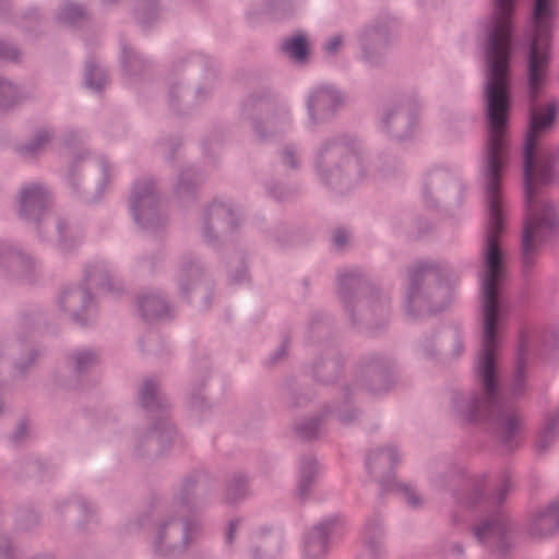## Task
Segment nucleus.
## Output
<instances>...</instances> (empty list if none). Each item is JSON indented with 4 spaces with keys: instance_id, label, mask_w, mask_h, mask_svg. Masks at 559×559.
Here are the masks:
<instances>
[{
    "instance_id": "69168bd1",
    "label": "nucleus",
    "mask_w": 559,
    "mask_h": 559,
    "mask_svg": "<svg viewBox=\"0 0 559 559\" xmlns=\"http://www.w3.org/2000/svg\"><path fill=\"white\" fill-rule=\"evenodd\" d=\"M269 230L271 239H273L280 247H285L289 242V229L285 223L280 222Z\"/></svg>"
},
{
    "instance_id": "20e7f679",
    "label": "nucleus",
    "mask_w": 559,
    "mask_h": 559,
    "mask_svg": "<svg viewBox=\"0 0 559 559\" xmlns=\"http://www.w3.org/2000/svg\"><path fill=\"white\" fill-rule=\"evenodd\" d=\"M337 293L353 326L360 331L385 328L390 313V297L365 269L354 266L340 271Z\"/></svg>"
},
{
    "instance_id": "603ef678",
    "label": "nucleus",
    "mask_w": 559,
    "mask_h": 559,
    "mask_svg": "<svg viewBox=\"0 0 559 559\" xmlns=\"http://www.w3.org/2000/svg\"><path fill=\"white\" fill-rule=\"evenodd\" d=\"M266 195L277 202H285L294 199L298 194L296 185L283 183L277 180H271L265 183Z\"/></svg>"
},
{
    "instance_id": "4468645a",
    "label": "nucleus",
    "mask_w": 559,
    "mask_h": 559,
    "mask_svg": "<svg viewBox=\"0 0 559 559\" xmlns=\"http://www.w3.org/2000/svg\"><path fill=\"white\" fill-rule=\"evenodd\" d=\"M465 185L461 180L460 169L443 167L427 171L423 182V200L426 206L439 207L442 203L461 205L464 199Z\"/></svg>"
},
{
    "instance_id": "7ed1b4c3",
    "label": "nucleus",
    "mask_w": 559,
    "mask_h": 559,
    "mask_svg": "<svg viewBox=\"0 0 559 559\" xmlns=\"http://www.w3.org/2000/svg\"><path fill=\"white\" fill-rule=\"evenodd\" d=\"M312 168L318 182L340 195L372 175L358 140L349 133L322 140L313 152Z\"/></svg>"
},
{
    "instance_id": "6e6d98bb",
    "label": "nucleus",
    "mask_w": 559,
    "mask_h": 559,
    "mask_svg": "<svg viewBox=\"0 0 559 559\" xmlns=\"http://www.w3.org/2000/svg\"><path fill=\"white\" fill-rule=\"evenodd\" d=\"M40 352L35 347H28L26 352L13 364L12 376L15 379H25L29 369L35 365Z\"/></svg>"
},
{
    "instance_id": "a18cd8bd",
    "label": "nucleus",
    "mask_w": 559,
    "mask_h": 559,
    "mask_svg": "<svg viewBox=\"0 0 559 559\" xmlns=\"http://www.w3.org/2000/svg\"><path fill=\"white\" fill-rule=\"evenodd\" d=\"M439 335V329L423 333L415 344L416 354L425 360L439 361L441 356Z\"/></svg>"
},
{
    "instance_id": "aec40b11",
    "label": "nucleus",
    "mask_w": 559,
    "mask_h": 559,
    "mask_svg": "<svg viewBox=\"0 0 559 559\" xmlns=\"http://www.w3.org/2000/svg\"><path fill=\"white\" fill-rule=\"evenodd\" d=\"M342 94L332 85L313 87L307 98L309 122L318 124L332 119L343 104Z\"/></svg>"
},
{
    "instance_id": "a211bd4d",
    "label": "nucleus",
    "mask_w": 559,
    "mask_h": 559,
    "mask_svg": "<svg viewBox=\"0 0 559 559\" xmlns=\"http://www.w3.org/2000/svg\"><path fill=\"white\" fill-rule=\"evenodd\" d=\"M99 355L88 347H78L69 350L64 356L63 369L53 374V383L63 390H78L82 386L84 378L98 364Z\"/></svg>"
},
{
    "instance_id": "79ce46f5",
    "label": "nucleus",
    "mask_w": 559,
    "mask_h": 559,
    "mask_svg": "<svg viewBox=\"0 0 559 559\" xmlns=\"http://www.w3.org/2000/svg\"><path fill=\"white\" fill-rule=\"evenodd\" d=\"M559 430V409L549 413L546 416L545 423L538 432L535 441L536 454L543 456L547 454L558 438Z\"/></svg>"
},
{
    "instance_id": "774afa93",
    "label": "nucleus",
    "mask_w": 559,
    "mask_h": 559,
    "mask_svg": "<svg viewBox=\"0 0 559 559\" xmlns=\"http://www.w3.org/2000/svg\"><path fill=\"white\" fill-rule=\"evenodd\" d=\"M28 437V421L21 419L14 430L9 436V441L13 445H21Z\"/></svg>"
},
{
    "instance_id": "a878e982",
    "label": "nucleus",
    "mask_w": 559,
    "mask_h": 559,
    "mask_svg": "<svg viewBox=\"0 0 559 559\" xmlns=\"http://www.w3.org/2000/svg\"><path fill=\"white\" fill-rule=\"evenodd\" d=\"M323 415L332 417L342 426L352 427L359 424L362 411L356 404L354 391L349 384H344L341 395L322 406Z\"/></svg>"
},
{
    "instance_id": "58836bf2",
    "label": "nucleus",
    "mask_w": 559,
    "mask_h": 559,
    "mask_svg": "<svg viewBox=\"0 0 559 559\" xmlns=\"http://www.w3.org/2000/svg\"><path fill=\"white\" fill-rule=\"evenodd\" d=\"M250 476L242 471L233 472L225 481L226 503L235 506L250 495Z\"/></svg>"
},
{
    "instance_id": "09e8293b",
    "label": "nucleus",
    "mask_w": 559,
    "mask_h": 559,
    "mask_svg": "<svg viewBox=\"0 0 559 559\" xmlns=\"http://www.w3.org/2000/svg\"><path fill=\"white\" fill-rule=\"evenodd\" d=\"M326 417L321 409L317 415L305 418L294 425V432L300 440L305 442H312L320 438V427L325 421Z\"/></svg>"
},
{
    "instance_id": "423d86ee",
    "label": "nucleus",
    "mask_w": 559,
    "mask_h": 559,
    "mask_svg": "<svg viewBox=\"0 0 559 559\" xmlns=\"http://www.w3.org/2000/svg\"><path fill=\"white\" fill-rule=\"evenodd\" d=\"M174 71L187 72L197 76L192 95H188L182 82L174 81L168 85L169 110L180 117L190 115L197 107L209 102L221 82L218 60L198 51L179 57L174 66Z\"/></svg>"
},
{
    "instance_id": "13d9d810",
    "label": "nucleus",
    "mask_w": 559,
    "mask_h": 559,
    "mask_svg": "<svg viewBox=\"0 0 559 559\" xmlns=\"http://www.w3.org/2000/svg\"><path fill=\"white\" fill-rule=\"evenodd\" d=\"M39 514L33 506L26 504L16 509L14 522L17 531H29L39 523Z\"/></svg>"
},
{
    "instance_id": "b1692460",
    "label": "nucleus",
    "mask_w": 559,
    "mask_h": 559,
    "mask_svg": "<svg viewBox=\"0 0 559 559\" xmlns=\"http://www.w3.org/2000/svg\"><path fill=\"white\" fill-rule=\"evenodd\" d=\"M136 402L152 419L169 417L171 402L164 393L160 381L155 377L146 378L138 388Z\"/></svg>"
},
{
    "instance_id": "338daca9",
    "label": "nucleus",
    "mask_w": 559,
    "mask_h": 559,
    "mask_svg": "<svg viewBox=\"0 0 559 559\" xmlns=\"http://www.w3.org/2000/svg\"><path fill=\"white\" fill-rule=\"evenodd\" d=\"M44 319V313L38 307H29L21 314V322L25 328H35Z\"/></svg>"
},
{
    "instance_id": "f3484780",
    "label": "nucleus",
    "mask_w": 559,
    "mask_h": 559,
    "mask_svg": "<svg viewBox=\"0 0 559 559\" xmlns=\"http://www.w3.org/2000/svg\"><path fill=\"white\" fill-rule=\"evenodd\" d=\"M210 489V475L204 469L187 472L173 488L171 510L194 513L205 504Z\"/></svg>"
},
{
    "instance_id": "c03bdc74",
    "label": "nucleus",
    "mask_w": 559,
    "mask_h": 559,
    "mask_svg": "<svg viewBox=\"0 0 559 559\" xmlns=\"http://www.w3.org/2000/svg\"><path fill=\"white\" fill-rule=\"evenodd\" d=\"M528 347V336L522 333L516 353L514 379L511 386L513 396L522 394L525 386Z\"/></svg>"
},
{
    "instance_id": "ea45409f",
    "label": "nucleus",
    "mask_w": 559,
    "mask_h": 559,
    "mask_svg": "<svg viewBox=\"0 0 559 559\" xmlns=\"http://www.w3.org/2000/svg\"><path fill=\"white\" fill-rule=\"evenodd\" d=\"M108 72L94 56H88L85 60L83 72L84 87L93 93H102L108 84Z\"/></svg>"
},
{
    "instance_id": "f704fd0d",
    "label": "nucleus",
    "mask_w": 559,
    "mask_h": 559,
    "mask_svg": "<svg viewBox=\"0 0 559 559\" xmlns=\"http://www.w3.org/2000/svg\"><path fill=\"white\" fill-rule=\"evenodd\" d=\"M294 8L292 0H264L247 12V20L251 25L262 21H280L289 17Z\"/></svg>"
},
{
    "instance_id": "6e6552de",
    "label": "nucleus",
    "mask_w": 559,
    "mask_h": 559,
    "mask_svg": "<svg viewBox=\"0 0 559 559\" xmlns=\"http://www.w3.org/2000/svg\"><path fill=\"white\" fill-rule=\"evenodd\" d=\"M239 117L251 126L259 140L266 141L289 123L290 108L271 87L261 86L242 100Z\"/></svg>"
},
{
    "instance_id": "864d4df0",
    "label": "nucleus",
    "mask_w": 559,
    "mask_h": 559,
    "mask_svg": "<svg viewBox=\"0 0 559 559\" xmlns=\"http://www.w3.org/2000/svg\"><path fill=\"white\" fill-rule=\"evenodd\" d=\"M22 469L27 478L36 481H41L52 475L48 462L39 457L25 460L22 463Z\"/></svg>"
},
{
    "instance_id": "4be33fe9",
    "label": "nucleus",
    "mask_w": 559,
    "mask_h": 559,
    "mask_svg": "<svg viewBox=\"0 0 559 559\" xmlns=\"http://www.w3.org/2000/svg\"><path fill=\"white\" fill-rule=\"evenodd\" d=\"M55 509L61 516L73 512L78 513L74 526L80 533H91L99 525L96 503L82 495H70L66 499L58 501Z\"/></svg>"
},
{
    "instance_id": "4c0bfd02",
    "label": "nucleus",
    "mask_w": 559,
    "mask_h": 559,
    "mask_svg": "<svg viewBox=\"0 0 559 559\" xmlns=\"http://www.w3.org/2000/svg\"><path fill=\"white\" fill-rule=\"evenodd\" d=\"M380 490L378 497L381 500L388 492H396L405 499L411 508H418L421 504V498L416 490L408 484L399 483L393 473H388L379 480Z\"/></svg>"
},
{
    "instance_id": "49530a36",
    "label": "nucleus",
    "mask_w": 559,
    "mask_h": 559,
    "mask_svg": "<svg viewBox=\"0 0 559 559\" xmlns=\"http://www.w3.org/2000/svg\"><path fill=\"white\" fill-rule=\"evenodd\" d=\"M159 0H135L133 15L136 23L145 31L159 19Z\"/></svg>"
},
{
    "instance_id": "393cba45",
    "label": "nucleus",
    "mask_w": 559,
    "mask_h": 559,
    "mask_svg": "<svg viewBox=\"0 0 559 559\" xmlns=\"http://www.w3.org/2000/svg\"><path fill=\"white\" fill-rule=\"evenodd\" d=\"M341 523L337 514L329 515L304 535V556L306 559H321L328 554L330 538Z\"/></svg>"
},
{
    "instance_id": "2f4dec72",
    "label": "nucleus",
    "mask_w": 559,
    "mask_h": 559,
    "mask_svg": "<svg viewBox=\"0 0 559 559\" xmlns=\"http://www.w3.org/2000/svg\"><path fill=\"white\" fill-rule=\"evenodd\" d=\"M402 454L396 445L390 444L371 451L366 456L365 465L370 475H379L377 483L388 473H394V468L401 462Z\"/></svg>"
},
{
    "instance_id": "a19ab883",
    "label": "nucleus",
    "mask_w": 559,
    "mask_h": 559,
    "mask_svg": "<svg viewBox=\"0 0 559 559\" xmlns=\"http://www.w3.org/2000/svg\"><path fill=\"white\" fill-rule=\"evenodd\" d=\"M198 369L199 374L197 379L193 380L187 393V401L190 408L202 412L207 407L204 389L206 385V381L210 378L211 370L207 361H202Z\"/></svg>"
},
{
    "instance_id": "39448f33",
    "label": "nucleus",
    "mask_w": 559,
    "mask_h": 559,
    "mask_svg": "<svg viewBox=\"0 0 559 559\" xmlns=\"http://www.w3.org/2000/svg\"><path fill=\"white\" fill-rule=\"evenodd\" d=\"M406 316L415 321L443 311L451 301L459 275L445 260H420L407 269Z\"/></svg>"
},
{
    "instance_id": "8fccbe9b",
    "label": "nucleus",
    "mask_w": 559,
    "mask_h": 559,
    "mask_svg": "<svg viewBox=\"0 0 559 559\" xmlns=\"http://www.w3.org/2000/svg\"><path fill=\"white\" fill-rule=\"evenodd\" d=\"M23 92L11 81L0 78V111L7 112L24 99Z\"/></svg>"
},
{
    "instance_id": "37998d69",
    "label": "nucleus",
    "mask_w": 559,
    "mask_h": 559,
    "mask_svg": "<svg viewBox=\"0 0 559 559\" xmlns=\"http://www.w3.org/2000/svg\"><path fill=\"white\" fill-rule=\"evenodd\" d=\"M283 394L292 408H300L308 405L316 397V392L309 385L301 384L296 378H287L283 384Z\"/></svg>"
},
{
    "instance_id": "412c9836",
    "label": "nucleus",
    "mask_w": 559,
    "mask_h": 559,
    "mask_svg": "<svg viewBox=\"0 0 559 559\" xmlns=\"http://www.w3.org/2000/svg\"><path fill=\"white\" fill-rule=\"evenodd\" d=\"M0 270L13 278L33 282L37 261L12 242L0 240Z\"/></svg>"
},
{
    "instance_id": "ddd939ff",
    "label": "nucleus",
    "mask_w": 559,
    "mask_h": 559,
    "mask_svg": "<svg viewBox=\"0 0 559 559\" xmlns=\"http://www.w3.org/2000/svg\"><path fill=\"white\" fill-rule=\"evenodd\" d=\"M419 99L412 94L397 96L383 106L380 131L397 143L411 142L418 126Z\"/></svg>"
},
{
    "instance_id": "473e14b6",
    "label": "nucleus",
    "mask_w": 559,
    "mask_h": 559,
    "mask_svg": "<svg viewBox=\"0 0 559 559\" xmlns=\"http://www.w3.org/2000/svg\"><path fill=\"white\" fill-rule=\"evenodd\" d=\"M204 179V174L194 166L180 169L177 182L174 185V194L181 206L186 207L195 202L198 188Z\"/></svg>"
},
{
    "instance_id": "cd10ccee",
    "label": "nucleus",
    "mask_w": 559,
    "mask_h": 559,
    "mask_svg": "<svg viewBox=\"0 0 559 559\" xmlns=\"http://www.w3.org/2000/svg\"><path fill=\"white\" fill-rule=\"evenodd\" d=\"M206 277V267L200 257L193 252H186L179 258L177 284L181 298L190 301V294Z\"/></svg>"
},
{
    "instance_id": "dca6fc26",
    "label": "nucleus",
    "mask_w": 559,
    "mask_h": 559,
    "mask_svg": "<svg viewBox=\"0 0 559 559\" xmlns=\"http://www.w3.org/2000/svg\"><path fill=\"white\" fill-rule=\"evenodd\" d=\"M160 199L151 178L133 182L130 194V212L134 223L142 229L151 231L162 227L165 218L159 211Z\"/></svg>"
},
{
    "instance_id": "c85d7f7f",
    "label": "nucleus",
    "mask_w": 559,
    "mask_h": 559,
    "mask_svg": "<svg viewBox=\"0 0 559 559\" xmlns=\"http://www.w3.org/2000/svg\"><path fill=\"white\" fill-rule=\"evenodd\" d=\"M364 550L358 559H384L385 550V530L382 520L377 511L367 518L362 530Z\"/></svg>"
},
{
    "instance_id": "4d7b16f0",
    "label": "nucleus",
    "mask_w": 559,
    "mask_h": 559,
    "mask_svg": "<svg viewBox=\"0 0 559 559\" xmlns=\"http://www.w3.org/2000/svg\"><path fill=\"white\" fill-rule=\"evenodd\" d=\"M85 15L86 12L83 5L68 1L60 8L57 20L62 24L72 26L83 20Z\"/></svg>"
},
{
    "instance_id": "9b49d317",
    "label": "nucleus",
    "mask_w": 559,
    "mask_h": 559,
    "mask_svg": "<svg viewBox=\"0 0 559 559\" xmlns=\"http://www.w3.org/2000/svg\"><path fill=\"white\" fill-rule=\"evenodd\" d=\"M352 380L371 395L386 394L397 384V362L383 352L361 354L352 368Z\"/></svg>"
},
{
    "instance_id": "f8f14e48",
    "label": "nucleus",
    "mask_w": 559,
    "mask_h": 559,
    "mask_svg": "<svg viewBox=\"0 0 559 559\" xmlns=\"http://www.w3.org/2000/svg\"><path fill=\"white\" fill-rule=\"evenodd\" d=\"M399 23L389 15L377 16L357 32L360 60L370 69H381L397 37Z\"/></svg>"
},
{
    "instance_id": "0e129e2a",
    "label": "nucleus",
    "mask_w": 559,
    "mask_h": 559,
    "mask_svg": "<svg viewBox=\"0 0 559 559\" xmlns=\"http://www.w3.org/2000/svg\"><path fill=\"white\" fill-rule=\"evenodd\" d=\"M181 143L179 135H170L158 142L159 147L164 151L166 160L173 163L176 159V152L181 146Z\"/></svg>"
},
{
    "instance_id": "bf43d9fd",
    "label": "nucleus",
    "mask_w": 559,
    "mask_h": 559,
    "mask_svg": "<svg viewBox=\"0 0 559 559\" xmlns=\"http://www.w3.org/2000/svg\"><path fill=\"white\" fill-rule=\"evenodd\" d=\"M43 22V14L36 7L24 10L16 23L28 34L37 35L38 27Z\"/></svg>"
},
{
    "instance_id": "c9c22d12",
    "label": "nucleus",
    "mask_w": 559,
    "mask_h": 559,
    "mask_svg": "<svg viewBox=\"0 0 559 559\" xmlns=\"http://www.w3.org/2000/svg\"><path fill=\"white\" fill-rule=\"evenodd\" d=\"M120 66L122 72L131 80H141L151 69L152 63L126 40H120Z\"/></svg>"
},
{
    "instance_id": "bb28decb",
    "label": "nucleus",
    "mask_w": 559,
    "mask_h": 559,
    "mask_svg": "<svg viewBox=\"0 0 559 559\" xmlns=\"http://www.w3.org/2000/svg\"><path fill=\"white\" fill-rule=\"evenodd\" d=\"M344 366V356L335 349H328L316 356L313 360L306 366V370L317 383L330 385L334 384L340 379Z\"/></svg>"
},
{
    "instance_id": "7c9ffc66",
    "label": "nucleus",
    "mask_w": 559,
    "mask_h": 559,
    "mask_svg": "<svg viewBox=\"0 0 559 559\" xmlns=\"http://www.w3.org/2000/svg\"><path fill=\"white\" fill-rule=\"evenodd\" d=\"M559 532V497L537 511L531 519L527 533L533 538H547Z\"/></svg>"
},
{
    "instance_id": "052dcab7",
    "label": "nucleus",
    "mask_w": 559,
    "mask_h": 559,
    "mask_svg": "<svg viewBox=\"0 0 559 559\" xmlns=\"http://www.w3.org/2000/svg\"><path fill=\"white\" fill-rule=\"evenodd\" d=\"M278 158L281 164L290 170L296 171L301 166L300 153L296 144L288 143L284 145L278 153Z\"/></svg>"
},
{
    "instance_id": "f03ea898",
    "label": "nucleus",
    "mask_w": 559,
    "mask_h": 559,
    "mask_svg": "<svg viewBox=\"0 0 559 559\" xmlns=\"http://www.w3.org/2000/svg\"><path fill=\"white\" fill-rule=\"evenodd\" d=\"M436 488L450 491L455 502L466 509L488 512L473 528L474 536L495 559H506L514 546L513 525L500 506L513 487L511 476L504 473L495 496L486 493L484 475L469 477L463 467L450 464L432 479Z\"/></svg>"
},
{
    "instance_id": "5701e85b",
    "label": "nucleus",
    "mask_w": 559,
    "mask_h": 559,
    "mask_svg": "<svg viewBox=\"0 0 559 559\" xmlns=\"http://www.w3.org/2000/svg\"><path fill=\"white\" fill-rule=\"evenodd\" d=\"M87 155V151H81L74 155V158L68 168L67 183L75 197H78L85 203H93L97 202L102 198L110 180L109 164L105 158H102L99 160L102 178L96 186L95 192L93 194H88L85 190L81 189L79 182L81 178L82 162L86 159Z\"/></svg>"
},
{
    "instance_id": "e2e57ef3",
    "label": "nucleus",
    "mask_w": 559,
    "mask_h": 559,
    "mask_svg": "<svg viewBox=\"0 0 559 559\" xmlns=\"http://www.w3.org/2000/svg\"><path fill=\"white\" fill-rule=\"evenodd\" d=\"M289 346V336H283L281 344L272 353H270L267 358L263 360V366L266 368H274L278 366L285 359Z\"/></svg>"
},
{
    "instance_id": "0eeeda50",
    "label": "nucleus",
    "mask_w": 559,
    "mask_h": 559,
    "mask_svg": "<svg viewBox=\"0 0 559 559\" xmlns=\"http://www.w3.org/2000/svg\"><path fill=\"white\" fill-rule=\"evenodd\" d=\"M50 197L46 188L32 183L21 190L20 216L36 226L40 240L46 241L55 230L57 246L62 252H70L80 243V237L73 230H79L66 218L55 217L49 211Z\"/></svg>"
},
{
    "instance_id": "2eb2a0df",
    "label": "nucleus",
    "mask_w": 559,
    "mask_h": 559,
    "mask_svg": "<svg viewBox=\"0 0 559 559\" xmlns=\"http://www.w3.org/2000/svg\"><path fill=\"white\" fill-rule=\"evenodd\" d=\"M180 440V433L169 417L153 419L147 428L138 435L134 454L141 459L159 460L170 453L173 445Z\"/></svg>"
},
{
    "instance_id": "3c124183",
    "label": "nucleus",
    "mask_w": 559,
    "mask_h": 559,
    "mask_svg": "<svg viewBox=\"0 0 559 559\" xmlns=\"http://www.w3.org/2000/svg\"><path fill=\"white\" fill-rule=\"evenodd\" d=\"M51 136L52 133L48 129H39L32 139L19 145L16 151L24 157H33L51 140Z\"/></svg>"
},
{
    "instance_id": "f257e3e1",
    "label": "nucleus",
    "mask_w": 559,
    "mask_h": 559,
    "mask_svg": "<svg viewBox=\"0 0 559 559\" xmlns=\"http://www.w3.org/2000/svg\"><path fill=\"white\" fill-rule=\"evenodd\" d=\"M485 24L486 82L484 108L487 141L480 175L484 188H502L510 156L509 120L512 108L511 60L518 48L524 60V91L528 120L522 145L523 188H544L559 178V145L548 147L544 136L558 118L557 102L540 109L552 58L550 40L556 0H492Z\"/></svg>"
},
{
    "instance_id": "6ab92c4d",
    "label": "nucleus",
    "mask_w": 559,
    "mask_h": 559,
    "mask_svg": "<svg viewBox=\"0 0 559 559\" xmlns=\"http://www.w3.org/2000/svg\"><path fill=\"white\" fill-rule=\"evenodd\" d=\"M241 224V216L231 204L213 201L204 211L202 237L204 242L216 248L219 243L218 234L233 233Z\"/></svg>"
},
{
    "instance_id": "680f3d73",
    "label": "nucleus",
    "mask_w": 559,
    "mask_h": 559,
    "mask_svg": "<svg viewBox=\"0 0 559 559\" xmlns=\"http://www.w3.org/2000/svg\"><path fill=\"white\" fill-rule=\"evenodd\" d=\"M234 259L237 262V266L234 271H228V281L233 285L242 284L248 281V267L246 257L242 252H236Z\"/></svg>"
},
{
    "instance_id": "9d476101",
    "label": "nucleus",
    "mask_w": 559,
    "mask_h": 559,
    "mask_svg": "<svg viewBox=\"0 0 559 559\" xmlns=\"http://www.w3.org/2000/svg\"><path fill=\"white\" fill-rule=\"evenodd\" d=\"M200 528V523L188 514L170 510L159 515L152 526L154 558L179 559Z\"/></svg>"
},
{
    "instance_id": "de8ad7c7",
    "label": "nucleus",
    "mask_w": 559,
    "mask_h": 559,
    "mask_svg": "<svg viewBox=\"0 0 559 559\" xmlns=\"http://www.w3.org/2000/svg\"><path fill=\"white\" fill-rule=\"evenodd\" d=\"M281 49L289 59L297 63H305L310 55L308 38L301 33L286 38L283 41Z\"/></svg>"
},
{
    "instance_id": "1a4fd4ad",
    "label": "nucleus",
    "mask_w": 559,
    "mask_h": 559,
    "mask_svg": "<svg viewBox=\"0 0 559 559\" xmlns=\"http://www.w3.org/2000/svg\"><path fill=\"white\" fill-rule=\"evenodd\" d=\"M90 285L116 295H120L123 290L121 283L114 280L106 262L97 261L87 264L84 267L82 283L64 286L58 298L60 311L69 313L72 322L83 328L88 323L84 313L94 302Z\"/></svg>"
},
{
    "instance_id": "72a5a7b5",
    "label": "nucleus",
    "mask_w": 559,
    "mask_h": 559,
    "mask_svg": "<svg viewBox=\"0 0 559 559\" xmlns=\"http://www.w3.org/2000/svg\"><path fill=\"white\" fill-rule=\"evenodd\" d=\"M334 336L333 318L322 310H314L310 313L305 342L307 345L324 346L332 341Z\"/></svg>"
},
{
    "instance_id": "c756f323",
    "label": "nucleus",
    "mask_w": 559,
    "mask_h": 559,
    "mask_svg": "<svg viewBox=\"0 0 559 559\" xmlns=\"http://www.w3.org/2000/svg\"><path fill=\"white\" fill-rule=\"evenodd\" d=\"M138 308L142 319L147 323L171 321L175 308L166 296L159 292H151L139 296Z\"/></svg>"
},
{
    "instance_id": "e433bc0d",
    "label": "nucleus",
    "mask_w": 559,
    "mask_h": 559,
    "mask_svg": "<svg viewBox=\"0 0 559 559\" xmlns=\"http://www.w3.org/2000/svg\"><path fill=\"white\" fill-rule=\"evenodd\" d=\"M320 474V463L312 454H304L299 457L297 496L304 500L317 484Z\"/></svg>"
},
{
    "instance_id": "5fc2aeb1",
    "label": "nucleus",
    "mask_w": 559,
    "mask_h": 559,
    "mask_svg": "<svg viewBox=\"0 0 559 559\" xmlns=\"http://www.w3.org/2000/svg\"><path fill=\"white\" fill-rule=\"evenodd\" d=\"M143 353L163 357L169 354L165 340L156 332H148L139 341Z\"/></svg>"
}]
</instances>
